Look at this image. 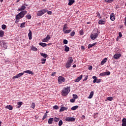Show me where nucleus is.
<instances>
[{"instance_id":"4c0bfd02","label":"nucleus","mask_w":126,"mask_h":126,"mask_svg":"<svg viewBox=\"0 0 126 126\" xmlns=\"http://www.w3.org/2000/svg\"><path fill=\"white\" fill-rule=\"evenodd\" d=\"M41 61H42L41 63L42 64H44V63H46V59L43 58L41 60Z\"/></svg>"},{"instance_id":"39448f33","label":"nucleus","mask_w":126,"mask_h":126,"mask_svg":"<svg viewBox=\"0 0 126 126\" xmlns=\"http://www.w3.org/2000/svg\"><path fill=\"white\" fill-rule=\"evenodd\" d=\"M98 38V33H93L91 35V38L92 40H95Z\"/></svg>"},{"instance_id":"58836bf2","label":"nucleus","mask_w":126,"mask_h":126,"mask_svg":"<svg viewBox=\"0 0 126 126\" xmlns=\"http://www.w3.org/2000/svg\"><path fill=\"white\" fill-rule=\"evenodd\" d=\"M35 107H36V104H35V103H32L31 106V108H32V109H35Z\"/></svg>"},{"instance_id":"cd10ccee","label":"nucleus","mask_w":126,"mask_h":126,"mask_svg":"<svg viewBox=\"0 0 126 126\" xmlns=\"http://www.w3.org/2000/svg\"><path fill=\"white\" fill-rule=\"evenodd\" d=\"M53 121H54V118H50L48 120V124H53Z\"/></svg>"},{"instance_id":"7c9ffc66","label":"nucleus","mask_w":126,"mask_h":126,"mask_svg":"<svg viewBox=\"0 0 126 126\" xmlns=\"http://www.w3.org/2000/svg\"><path fill=\"white\" fill-rule=\"evenodd\" d=\"M22 104H23V102L20 101L19 102H18L17 104H18V107L17 108H20V107H21V106L22 105Z\"/></svg>"},{"instance_id":"c9c22d12","label":"nucleus","mask_w":126,"mask_h":126,"mask_svg":"<svg viewBox=\"0 0 126 126\" xmlns=\"http://www.w3.org/2000/svg\"><path fill=\"white\" fill-rule=\"evenodd\" d=\"M26 24V23H25V22L22 23L20 26L21 28H24V27H25Z\"/></svg>"},{"instance_id":"052dcab7","label":"nucleus","mask_w":126,"mask_h":126,"mask_svg":"<svg viewBox=\"0 0 126 126\" xmlns=\"http://www.w3.org/2000/svg\"><path fill=\"white\" fill-rule=\"evenodd\" d=\"M87 79H88V76H86L84 78V79L83 80V81H86V80H87Z\"/></svg>"},{"instance_id":"f8f14e48","label":"nucleus","mask_w":126,"mask_h":126,"mask_svg":"<svg viewBox=\"0 0 126 126\" xmlns=\"http://www.w3.org/2000/svg\"><path fill=\"white\" fill-rule=\"evenodd\" d=\"M83 76L82 75H80L79 77H78L75 80V82H79V81H80L81 79H82Z\"/></svg>"},{"instance_id":"3c124183","label":"nucleus","mask_w":126,"mask_h":126,"mask_svg":"<svg viewBox=\"0 0 126 126\" xmlns=\"http://www.w3.org/2000/svg\"><path fill=\"white\" fill-rule=\"evenodd\" d=\"M99 75L100 76H105L106 75V74L105 73V72H103V73H100L99 74Z\"/></svg>"},{"instance_id":"72a5a7b5","label":"nucleus","mask_w":126,"mask_h":126,"mask_svg":"<svg viewBox=\"0 0 126 126\" xmlns=\"http://www.w3.org/2000/svg\"><path fill=\"white\" fill-rule=\"evenodd\" d=\"M41 56L43 57V58H47L48 57V55L45 54L44 53H40Z\"/></svg>"},{"instance_id":"6ab92c4d","label":"nucleus","mask_w":126,"mask_h":126,"mask_svg":"<svg viewBox=\"0 0 126 126\" xmlns=\"http://www.w3.org/2000/svg\"><path fill=\"white\" fill-rule=\"evenodd\" d=\"M122 126H126V119L124 118L122 120Z\"/></svg>"},{"instance_id":"4d7b16f0","label":"nucleus","mask_w":126,"mask_h":126,"mask_svg":"<svg viewBox=\"0 0 126 126\" xmlns=\"http://www.w3.org/2000/svg\"><path fill=\"white\" fill-rule=\"evenodd\" d=\"M47 14H49V15H52V12L51 11H48V10H47Z\"/></svg>"},{"instance_id":"473e14b6","label":"nucleus","mask_w":126,"mask_h":126,"mask_svg":"<svg viewBox=\"0 0 126 126\" xmlns=\"http://www.w3.org/2000/svg\"><path fill=\"white\" fill-rule=\"evenodd\" d=\"M105 2H107L108 3H112V2L115 0H104Z\"/></svg>"},{"instance_id":"423d86ee","label":"nucleus","mask_w":126,"mask_h":126,"mask_svg":"<svg viewBox=\"0 0 126 126\" xmlns=\"http://www.w3.org/2000/svg\"><path fill=\"white\" fill-rule=\"evenodd\" d=\"M58 80L59 83H62V82H64L65 81V79L63 76H59L58 78Z\"/></svg>"},{"instance_id":"ea45409f","label":"nucleus","mask_w":126,"mask_h":126,"mask_svg":"<svg viewBox=\"0 0 126 126\" xmlns=\"http://www.w3.org/2000/svg\"><path fill=\"white\" fill-rule=\"evenodd\" d=\"M53 108L55 109V110H59V109H60V107H59L58 105H55L53 107Z\"/></svg>"},{"instance_id":"2f4dec72","label":"nucleus","mask_w":126,"mask_h":126,"mask_svg":"<svg viewBox=\"0 0 126 126\" xmlns=\"http://www.w3.org/2000/svg\"><path fill=\"white\" fill-rule=\"evenodd\" d=\"M3 35H4V32H3V31H0V37H3Z\"/></svg>"},{"instance_id":"79ce46f5","label":"nucleus","mask_w":126,"mask_h":126,"mask_svg":"<svg viewBox=\"0 0 126 126\" xmlns=\"http://www.w3.org/2000/svg\"><path fill=\"white\" fill-rule=\"evenodd\" d=\"M75 34V32L74 31H73L71 33H70V36L71 37H73V36H74V35Z\"/></svg>"},{"instance_id":"b1692460","label":"nucleus","mask_w":126,"mask_h":126,"mask_svg":"<svg viewBox=\"0 0 126 126\" xmlns=\"http://www.w3.org/2000/svg\"><path fill=\"white\" fill-rule=\"evenodd\" d=\"M66 29H67V24H65L63 25V32L64 31H65L66 30Z\"/></svg>"},{"instance_id":"a878e982","label":"nucleus","mask_w":126,"mask_h":126,"mask_svg":"<svg viewBox=\"0 0 126 126\" xmlns=\"http://www.w3.org/2000/svg\"><path fill=\"white\" fill-rule=\"evenodd\" d=\"M78 105L74 106L71 107V110H72V111H75L76 109H78Z\"/></svg>"},{"instance_id":"49530a36","label":"nucleus","mask_w":126,"mask_h":126,"mask_svg":"<svg viewBox=\"0 0 126 126\" xmlns=\"http://www.w3.org/2000/svg\"><path fill=\"white\" fill-rule=\"evenodd\" d=\"M79 34L80 35H83L84 34V32H83V30H81L79 31Z\"/></svg>"},{"instance_id":"0eeeda50","label":"nucleus","mask_w":126,"mask_h":126,"mask_svg":"<svg viewBox=\"0 0 126 126\" xmlns=\"http://www.w3.org/2000/svg\"><path fill=\"white\" fill-rule=\"evenodd\" d=\"M66 122H74L75 118L73 117H66L65 119Z\"/></svg>"},{"instance_id":"f3484780","label":"nucleus","mask_w":126,"mask_h":126,"mask_svg":"<svg viewBox=\"0 0 126 126\" xmlns=\"http://www.w3.org/2000/svg\"><path fill=\"white\" fill-rule=\"evenodd\" d=\"M94 95V92L92 91L90 93L89 96H88V99H92Z\"/></svg>"},{"instance_id":"603ef678","label":"nucleus","mask_w":126,"mask_h":126,"mask_svg":"<svg viewBox=\"0 0 126 126\" xmlns=\"http://www.w3.org/2000/svg\"><path fill=\"white\" fill-rule=\"evenodd\" d=\"M63 125V121L60 120L59 122V126H62Z\"/></svg>"},{"instance_id":"37998d69","label":"nucleus","mask_w":126,"mask_h":126,"mask_svg":"<svg viewBox=\"0 0 126 126\" xmlns=\"http://www.w3.org/2000/svg\"><path fill=\"white\" fill-rule=\"evenodd\" d=\"M47 117H48V115H47V114H46V113H45V114H44V115L43 116V118H42L43 121H44V120L45 119H46Z\"/></svg>"},{"instance_id":"1a4fd4ad","label":"nucleus","mask_w":126,"mask_h":126,"mask_svg":"<svg viewBox=\"0 0 126 126\" xmlns=\"http://www.w3.org/2000/svg\"><path fill=\"white\" fill-rule=\"evenodd\" d=\"M121 57H122L121 54L116 53L114 55L113 58L115 60H118V59H120Z\"/></svg>"},{"instance_id":"6e6d98bb","label":"nucleus","mask_w":126,"mask_h":126,"mask_svg":"<svg viewBox=\"0 0 126 126\" xmlns=\"http://www.w3.org/2000/svg\"><path fill=\"white\" fill-rule=\"evenodd\" d=\"M6 28V26L5 25H2V29L4 30Z\"/></svg>"},{"instance_id":"e2e57ef3","label":"nucleus","mask_w":126,"mask_h":126,"mask_svg":"<svg viewBox=\"0 0 126 126\" xmlns=\"http://www.w3.org/2000/svg\"><path fill=\"white\" fill-rule=\"evenodd\" d=\"M97 83V79H94L93 81V83Z\"/></svg>"},{"instance_id":"de8ad7c7","label":"nucleus","mask_w":126,"mask_h":126,"mask_svg":"<svg viewBox=\"0 0 126 126\" xmlns=\"http://www.w3.org/2000/svg\"><path fill=\"white\" fill-rule=\"evenodd\" d=\"M32 51H38V49H37V48H36L34 46H32Z\"/></svg>"},{"instance_id":"393cba45","label":"nucleus","mask_w":126,"mask_h":126,"mask_svg":"<svg viewBox=\"0 0 126 126\" xmlns=\"http://www.w3.org/2000/svg\"><path fill=\"white\" fill-rule=\"evenodd\" d=\"M74 0H69L68 5H72L74 3Z\"/></svg>"},{"instance_id":"bf43d9fd","label":"nucleus","mask_w":126,"mask_h":126,"mask_svg":"<svg viewBox=\"0 0 126 126\" xmlns=\"http://www.w3.org/2000/svg\"><path fill=\"white\" fill-rule=\"evenodd\" d=\"M92 68H93V67L92 66H90L88 68V69L89 70H92Z\"/></svg>"},{"instance_id":"c756f323","label":"nucleus","mask_w":126,"mask_h":126,"mask_svg":"<svg viewBox=\"0 0 126 126\" xmlns=\"http://www.w3.org/2000/svg\"><path fill=\"white\" fill-rule=\"evenodd\" d=\"M63 32L64 33V34H68V33H70V32H71V30H66Z\"/></svg>"},{"instance_id":"864d4df0","label":"nucleus","mask_w":126,"mask_h":126,"mask_svg":"<svg viewBox=\"0 0 126 126\" xmlns=\"http://www.w3.org/2000/svg\"><path fill=\"white\" fill-rule=\"evenodd\" d=\"M104 73H105V75H110V74H111L110 71L104 72Z\"/></svg>"},{"instance_id":"a211bd4d","label":"nucleus","mask_w":126,"mask_h":126,"mask_svg":"<svg viewBox=\"0 0 126 126\" xmlns=\"http://www.w3.org/2000/svg\"><path fill=\"white\" fill-rule=\"evenodd\" d=\"M5 108L8 109V110H10V111H12V110L13 109V107H12V106L10 105L6 106L5 107Z\"/></svg>"},{"instance_id":"f704fd0d","label":"nucleus","mask_w":126,"mask_h":126,"mask_svg":"<svg viewBox=\"0 0 126 126\" xmlns=\"http://www.w3.org/2000/svg\"><path fill=\"white\" fill-rule=\"evenodd\" d=\"M71 66V65L70 64H69L68 63H66L65 67L66 68H69Z\"/></svg>"},{"instance_id":"9b49d317","label":"nucleus","mask_w":126,"mask_h":126,"mask_svg":"<svg viewBox=\"0 0 126 126\" xmlns=\"http://www.w3.org/2000/svg\"><path fill=\"white\" fill-rule=\"evenodd\" d=\"M110 20L112 21H115V19H116V17H115V14H114V13H112L110 15Z\"/></svg>"},{"instance_id":"2eb2a0df","label":"nucleus","mask_w":126,"mask_h":126,"mask_svg":"<svg viewBox=\"0 0 126 126\" xmlns=\"http://www.w3.org/2000/svg\"><path fill=\"white\" fill-rule=\"evenodd\" d=\"M24 73H28V74H34L33 72L30 70L24 71Z\"/></svg>"},{"instance_id":"dca6fc26","label":"nucleus","mask_w":126,"mask_h":126,"mask_svg":"<svg viewBox=\"0 0 126 126\" xmlns=\"http://www.w3.org/2000/svg\"><path fill=\"white\" fill-rule=\"evenodd\" d=\"M106 62H107V58H105L101 62L100 65H103V64L106 63Z\"/></svg>"},{"instance_id":"a18cd8bd","label":"nucleus","mask_w":126,"mask_h":126,"mask_svg":"<svg viewBox=\"0 0 126 126\" xmlns=\"http://www.w3.org/2000/svg\"><path fill=\"white\" fill-rule=\"evenodd\" d=\"M63 43V44H64V45H66L67 44V43H68V41L66 39H64Z\"/></svg>"},{"instance_id":"aec40b11","label":"nucleus","mask_w":126,"mask_h":126,"mask_svg":"<svg viewBox=\"0 0 126 126\" xmlns=\"http://www.w3.org/2000/svg\"><path fill=\"white\" fill-rule=\"evenodd\" d=\"M39 46H41V47H43V48H45V47H47V44L45 43L40 42L39 43Z\"/></svg>"},{"instance_id":"a19ab883","label":"nucleus","mask_w":126,"mask_h":126,"mask_svg":"<svg viewBox=\"0 0 126 126\" xmlns=\"http://www.w3.org/2000/svg\"><path fill=\"white\" fill-rule=\"evenodd\" d=\"M107 99L108 101H113V97L112 96L108 97Z\"/></svg>"},{"instance_id":"9d476101","label":"nucleus","mask_w":126,"mask_h":126,"mask_svg":"<svg viewBox=\"0 0 126 126\" xmlns=\"http://www.w3.org/2000/svg\"><path fill=\"white\" fill-rule=\"evenodd\" d=\"M50 39H51V36H50V35H47L46 37H45L42 40V42H43L44 43H45L46 42H48L49 40H50Z\"/></svg>"},{"instance_id":"e433bc0d","label":"nucleus","mask_w":126,"mask_h":126,"mask_svg":"<svg viewBox=\"0 0 126 126\" xmlns=\"http://www.w3.org/2000/svg\"><path fill=\"white\" fill-rule=\"evenodd\" d=\"M96 16L97 17H98V18H102V17H101V15L100 14V13L98 12H96Z\"/></svg>"},{"instance_id":"f03ea898","label":"nucleus","mask_w":126,"mask_h":126,"mask_svg":"<svg viewBox=\"0 0 126 126\" xmlns=\"http://www.w3.org/2000/svg\"><path fill=\"white\" fill-rule=\"evenodd\" d=\"M26 13H27V11H22L20 12L19 14L16 15V19L17 20H19V19L23 18V17H24V15H25Z\"/></svg>"},{"instance_id":"20e7f679","label":"nucleus","mask_w":126,"mask_h":126,"mask_svg":"<svg viewBox=\"0 0 126 126\" xmlns=\"http://www.w3.org/2000/svg\"><path fill=\"white\" fill-rule=\"evenodd\" d=\"M0 45L3 48L4 50H5L7 48V43L3 40L0 42Z\"/></svg>"},{"instance_id":"f257e3e1","label":"nucleus","mask_w":126,"mask_h":126,"mask_svg":"<svg viewBox=\"0 0 126 126\" xmlns=\"http://www.w3.org/2000/svg\"><path fill=\"white\" fill-rule=\"evenodd\" d=\"M69 92H70V87H67L63 88L62 90L61 94L62 96H67Z\"/></svg>"},{"instance_id":"7ed1b4c3","label":"nucleus","mask_w":126,"mask_h":126,"mask_svg":"<svg viewBox=\"0 0 126 126\" xmlns=\"http://www.w3.org/2000/svg\"><path fill=\"white\" fill-rule=\"evenodd\" d=\"M48 11V10L46 9H43L42 10H41L40 11H38L37 13V16H42L43 14H45L46 12Z\"/></svg>"},{"instance_id":"6e6552de","label":"nucleus","mask_w":126,"mask_h":126,"mask_svg":"<svg viewBox=\"0 0 126 126\" xmlns=\"http://www.w3.org/2000/svg\"><path fill=\"white\" fill-rule=\"evenodd\" d=\"M23 74H24V72L23 73H20L18 74L17 75L13 76V79H15L16 78H19V77H21V76H22Z\"/></svg>"},{"instance_id":"bb28decb","label":"nucleus","mask_w":126,"mask_h":126,"mask_svg":"<svg viewBox=\"0 0 126 126\" xmlns=\"http://www.w3.org/2000/svg\"><path fill=\"white\" fill-rule=\"evenodd\" d=\"M94 45H96V43H93L92 44H89L88 46V49H91V48H92V47H94Z\"/></svg>"},{"instance_id":"680f3d73","label":"nucleus","mask_w":126,"mask_h":126,"mask_svg":"<svg viewBox=\"0 0 126 126\" xmlns=\"http://www.w3.org/2000/svg\"><path fill=\"white\" fill-rule=\"evenodd\" d=\"M56 73H57V72H53L51 74V76H55V75H56Z\"/></svg>"},{"instance_id":"412c9836","label":"nucleus","mask_w":126,"mask_h":126,"mask_svg":"<svg viewBox=\"0 0 126 126\" xmlns=\"http://www.w3.org/2000/svg\"><path fill=\"white\" fill-rule=\"evenodd\" d=\"M67 108L64 107H62L60 109V112H63V111H66Z\"/></svg>"},{"instance_id":"09e8293b","label":"nucleus","mask_w":126,"mask_h":126,"mask_svg":"<svg viewBox=\"0 0 126 126\" xmlns=\"http://www.w3.org/2000/svg\"><path fill=\"white\" fill-rule=\"evenodd\" d=\"M54 122H59V121H60V118H55L54 119Z\"/></svg>"},{"instance_id":"0e129e2a","label":"nucleus","mask_w":126,"mask_h":126,"mask_svg":"<svg viewBox=\"0 0 126 126\" xmlns=\"http://www.w3.org/2000/svg\"><path fill=\"white\" fill-rule=\"evenodd\" d=\"M119 37H122L123 36V34H122V32H120L119 33Z\"/></svg>"},{"instance_id":"69168bd1","label":"nucleus","mask_w":126,"mask_h":126,"mask_svg":"<svg viewBox=\"0 0 126 126\" xmlns=\"http://www.w3.org/2000/svg\"><path fill=\"white\" fill-rule=\"evenodd\" d=\"M81 50H85V47L83 46H82L81 47Z\"/></svg>"},{"instance_id":"4468645a","label":"nucleus","mask_w":126,"mask_h":126,"mask_svg":"<svg viewBox=\"0 0 126 126\" xmlns=\"http://www.w3.org/2000/svg\"><path fill=\"white\" fill-rule=\"evenodd\" d=\"M67 63L71 65V63H73V59H72V57H70V59L67 61Z\"/></svg>"},{"instance_id":"774afa93","label":"nucleus","mask_w":126,"mask_h":126,"mask_svg":"<svg viewBox=\"0 0 126 126\" xmlns=\"http://www.w3.org/2000/svg\"><path fill=\"white\" fill-rule=\"evenodd\" d=\"M82 119H85V116L82 115Z\"/></svg>"},{"instance_id":"338daca9","label":"nucleus","mask_w":126,"mask_h":126,"mask_svg":"<svg viewBox=\"0 0 126 126\" xmlns=\"http://www.w3.org/2000/svg\"><path fill=\"white\" fill-rule=\"evenodd\" d=\"M93 79H97V77H96L95 76H93Z\"/></svg>"},{"instance_id":"13d9d810","label":"nucleus","mask_w":126,"mask_h":126,"mask_svg":"<svg viewBox=\"0 0 126 126\" xmlns=\"http://www.w3.org/2000/svg\"><path fill=\"white\" fill-rule=\"evenodd\" d=\"M101 82V79H96V83H100Z\"/></svg>"},{"instance_id":"5fc2aeb1","label":"nucleus","mask_w":126,"mask_h":126,"mask_svg":"<svg viewBox=\"0 0 126 126\" xmlns=\"http://www.w3.org/2000/svg\"><path fill=\"white\" fill-rule=\"evenodd\" d=\"M70 102H71V103H74V102H75V99H70Z\"/></svg>"},{"instance_id":"8fccbe9b","label":"nucleus","mask_w":126,"mask_h":126,"mask_svg":"<svg viewBox=\"0 0 126 126\" xmlns=\"http://www.w3.org/2000/svg\"><path fill=\"white\" fill-rule=\"evenodd\" d=\"M73 97L74 98V99H77V98H78V96H77V94H73Z\"/></svg>"},{"instance_id":"c03bdc74","label":"nucleus","mask_w":126,"mask_h":126,"mask_svg":"<svg viewBox=\"0 0 126 126\" xmlns=\"http://www.w3.org/2000/svg\"><path fill=\"white\" fill-rule=\"evenodd\" d=\"M26 17L28 19H31V17H32V16H31L30 14H29L26 16Z\"/></svg>"},{"instance_id":"c85d7f7f","label":"nucleus","mask_w":126,"mask_h":126,"mask_svg":"<svg viewBox=\"0 0 126 126\" xmlns=\"http://www.w3.org/2000/svg\"><path fill=\"white\" fill-rule=\"evenodd\" d=\"M64 51L65 52H68L69 51V47H68L66 45H64Z\"/></svg>"},{"instance_id":"5701e85b","label":"nucleus","mask_w":126,"mask_h":126,"mask_svg":"<svg viewBox=\"0 0 126 126\" xmlns=\"http://www.w3.org/2000/svg\"><path fill=\"white\" fill-rule=\"evenodd\" d=\"M25 8H26V7L24 5H23L21 7V8H19L18 9L19 11H22L23 10H24L25 9Z\"/></svg>"},{"instance_id":"4be33fe9","label":"nucleus","mask_w":126,"mask_h":126,"mask_svg":"<svg viewBox=\"0 0 126 126\" xmlns=\"http://www.w3.org/2000/svg\"><path fill=\"white\" fill-rule=\"evenodd\" d=\"M105 23H106V22H105V21H104V20H100L99 21H98V24H105Z\"/></svg>"},{"instance_id":"ddd939ff","label":"nucleus","mask_w":126,"mask_h":126,"mask_svg":"<svg viewBox=\"0 0 126 126\" xmlns=\"http://www.w3.org/2000/svg\"><path fill=\"white\" fill-rule=\"evenodd\" d=\"M28 36L29 40H32V31L29 30V33H28Z\"/></svg>"}]
</instances>
